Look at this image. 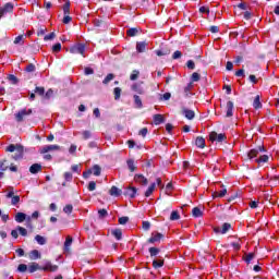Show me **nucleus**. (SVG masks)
Wrapping results in <instances>:
<instances>
[{"mask_svg":"<svg viewBox=\"0 0 279 279\" xmlns=\"http://www.w3.org/2000/svg\"><path fill=\"white\" fill-rule=\"evenodd\" d=\"M5 151H10L11 154L15 151V160L23 158V146L21 144H11L7 147Z\"/></svg>","mask_w":279,"mask_h":279,"instance_id":"nucleus-1","label":"nucleus"},{"mask_svg":"<svg viewBox=\"0 0 279 279\" xmlns=\"http://www.w3.org/2000/svg\"><path fill=\"white\" fill-rule=\"evenodd\" d=\"M36 269L41 271H58V265H53L49 260H44L43 265L36 264Z\"/></svg>","mask_w":279,"mask_h":279,"instance_id":"nucleus-2","label":"nucleus"},{"mask_svg":"<svg viewBox=\"0 0 279 279\" xmlns=\"http://www.w3.org/2000/svg\"><path fill=\"white\" fill-rule=\"evenodd\" d=\"M35 218H36V211H34L32 214V216H27V215H25L23 213H17L15 215V221L17 223H23V221H27L29 223V221H32V219H35Z\"/></svg>","mask_w":279,"mask_h":279,"instance_id":"nucleus-3","label":"nucleus"},{"mask_svg":"<svg viewBox=\"0 0 279 279\" xmlns=\"http://www.w3.org/2000/svg\"><path fill=\"white\" fill-rule=\"evenodd\" d=\"M86 46L84 44H76L72 48H70V53H80L83 58H86L85 54Z\"/></svg>","mask_w":279,"mask_h":279,"instance_id":"nucleus-4","label":"nucleus"},{"mask_svg":"<svg viewBox=\"0 0 279 279\" xmlns=\"http://www.w3.org/2000/svg\"><path fill=\"white\" fill-rule=\"evenodd\" d=\"M29 114H32V109H22L20 110L16 114H15V119L16 121L21 122L23 121V119H27V117H29Z\"/></svg>","mask_w":279,"mask_h":279,"instance_id":"nucleus-5","label":"nucleus"},{"mask_svg":"<svg viewBox=\"0 0 279 279\" xmlns=\"http://www.w3.org/2000/svg\"><path fill=\"white\" fill-rule=\"evenodd\" d=\"M209 140L211 142L216 141L217 143H223V141H226V134L223 133L218 134L217 132H211L209 134Z\"/></svg>","mask_w":279,"mask_h":279,"instance_id":"nucleus-6","label":"nucleus"},{"mask_svg":"<svg viewBox=\"0 0 279 279\" xmlns=\"http://www.w3.org/2000/svg\"><path fill=\"white\" fill-rule=\"evenodd\" d=\"M60 146L58 145H46L40 148V154H47L49 151H59Z\"/></svg>","mask_w":279,"mask_h":279,"instance_id":"nucleus-7","label":"nucleus"},{"mask_svg":"<svg viewBox=\"0 0 279 279\" xmlns=\"http://www.w3.org/2000/svg\"><path fill=\"white\" fill-rule=\"evenodd\" d=\"M230 228H232V226L228 222H225L222 228H215L214 232H216V234H226Z\"/></svg>","mask_w":279,"mask_h":279,"instance_id":"nucleus-8","label":"nucleus"},{"mask_svg":"<svg viewBox=\"0 0 279 279\" xmlns=\"http://www.w3.org/2000/svg\"><path fill=\"white\" fill-rule=\"evenodd\" d=\"M14 10V4L12 2H8L2 9H0V16H4L9 12Z\"/></svg>","mask_w":279,"mask_h":279,"instance_id":"nucleus-9","label":"nucleus"},{"mask_svg":"<svg viewBox=\"0 0 279 279\" xmlns=\"http://www.w3.org/2000/svg\"><path fill=\"white\" fill-rule=\"evenodd\" d=\"M182 114H184V117L187 118L189 121H193V119H195V111H193V110L183 108Z\"/></svg>","mask_w":279,"mask_h":279,"instance_id":"nucleus-10","label":"nucleus"},{"mask_svg":"<svg viewBox=\"0 0 279 279\" xmlns=\"http://www.w3.org/2000/svg\"><path fill=\"white\" fill-rule=\"evenodd\" d=\"M135 182H138L140 184H143V186H147V178H145L143 174H135L134 177Z\"/></svg>","mask_w":279,"mask_h":279,"instance_id":"nucleus-11","label":"nucleus"},{"mask_svg":"<svg viewBox=\"0 0 279 279\" xmlns=\"http://www.w3.org/2000/svg\"><path fill=\"white\" fill-rule=\"evenodd\" d=\"M132 90H134L135 93H137L138 95H145V89L143 88V86L141 85V83H135L132 85Z\"/></svg>","mask_w":279,"mask_h":279,"instance_id":"nucleus-12","label":"nucleus"},{"mask_svg":"<svg viewBox=\"0 0 279 279\" xmlns=\"http://www.w3.org/2000/svg\"><path fill=\"white\" fill-rule=\"evenodd\" d=\"M259 151H265V149H263V147H259L258 149L254 148V149H251L247 154L250 160L256 158V156H258V153Z\"/></svg>","mask_w":279,"mask_h":279,"instance_id":"nucleus-13","label":"nucleus"},{"mask_svg":"<svg viewBox=\"0 0 279 279\" xmlns=\"http://www.w3.org/2000/svg\"><path fill=\"white\" fill-rule=\"evenodd\" d=\"M124 195L126 197H131V199H134L136 197V187H129L125 190Z\"/></svg>","mask_w":279,"mask_h":279,"instance_id":"nucleus-14","label":"nucleus"},{"mask_svg":"<svg viewBox=\"0 0 279 279\" xmlns=\"http://www.w3.org/2000/svg\"><path fill=\"white\" fill-rule=\"evenodd\" d=\"M195 145L199 149H204V147H206V140H204V137H202V136H198V137H196Z\"/></svg>","mask_w":279,"mask_h":279,"instance_id":"nucleus-15","label":"nucleus"},{"mask_svg":"<svg viewBox=\"0 0 279 279\" xmlns=\"http://www.w3.org/2000/svg\"><path fill=\"white\" fill-rule=\"evenodd\" d=\"M234 110V102H232L231 100H229L228 102H227V114H226V117H228V118H230V117H232V111Z\"/></svg>","mask_w":279,"mask_h":279,"instance_id":"nucleus-16","label":"nucleus"},{"mask_svg":"<svg viewBox=\"0 0 279 279\" xmlns=\"http://www.w3.org/2000/svg\"><path fill=\"white\" fill-rule=\"evenodd\" d=\"M227 193H228V190L226 187H223V185H222V189L220 191L214 192L213 197L214 198L215 197H226Z\"/></svg>","mask_w":279,"mask_h":279,"instance_id":"nucleus-17","label":"nucleus"},{"mask_svg":"<svg viewBox=\"0 0 279 279\" xmlns=\"http://www.w3.org/2000/svg\"><path fill=\"white\" fill-rule=\"evenodd\" d=\"M146 47L147 44L145 41H140L136 44V51H138V53H145Z\"/></svg>","mask_w":279,"mask_h":279,"instance_id":"nucleus-18","label":"nucleus"},{"mask_svg":"<svg viewBox=\"0 0 279 279\" xmlns=\"http://www.w3.org/2000/svg\"><path fill=\"white\" fill-rule=\"evenodd\" d=\"M47 236H43L39 234L36 235V243H38V245H47Z\"/></svg>","mask_w":279,"mask_h":279,"instance_id":"nucleus-19","label":"nucleus"},{"mask_svg":"<svg viewBox=\"0 0 279 279\" xmlns=\"http://www.w3.org/2000/svg\"><path fill=\"white\" fill-rule=\"evenodd\" d=\"M154 123L155 125H160L161 123H165V118L162 117V114H155Z\"/></svg>","mask_w":279,"mask_h":279,"instance_id":"nucleus-20","label":"nucleus"},{"mask_svg":"<svg viewBox=\"0 0 279 279\" xmlns=\"http://www.w3.org/2000/svg\"><path fill=\"white\" fill-rule=\"evenodd\" d=\"M162 239L161 233H156L155 235L153 234L150 239H148V243H158Z\"/></svg>","mask_w":279,"mask_h":279,"instance_id":"nucleus-21","label":"nucleus"},{"mask_svg":"<svg viewBox=\"0 0 279 279\" xmlns=\"http://www.w3.org/2000/svg\"><path fill=\"white\" fill-rule=\"evenodd\" d=\"M110 195H112L113 197H119V195H121V190L119 189V187H117V186H112L111 189H110Z\"/></svg>","mask_w":279,"mask_h":279,"instance_id":"nucleus-22","label":"nucleus"},{"mask_svg":"<svg viewBox=\"0 0 279 279\" xmlns=\"http://www.w3.org/2000/svg\"><path fill=\"white\" fill-rule=\"evenodd\" d=\"M154 191H156V183H151L147 191L145 192V197H150L151 193H154Z\"/></svg>","mask_w":279,"mask_h":279,"instance_id":"nucleus-23","label":"nucleus"},{"mask_svg":"<svg viewBox=\"0 0 279 279\" xmlns=\"http://www.w3.org/2000/svg\"><path fill=\"white\" fill-rule=\"evenodd\" d=\"M253 108H255V110H258V108H263V104H260V96L257 95L254 99L253 102Z\"/></svg>","mask_w":279,"mask_h":279,"instance_id":"nucleus-24","label":"nucleus"},{"mask_svg":"<svg viewBox=\"0 0 279 279\" xmlns=\"http://www.w3.org/2000/svg\"><path fill=\"white\" fill-rule=\"evenodd\" d=\"M193 217H204V211L199 207H194L192 209Z\"/></svg>","mask_w":279,"mask_h":279,"instance_id":"nucleus-25","label":"nucleus"},{"mask_svg":"<svg viewBox=\"0 0 279 279\" xmlns=\"http://www.w3.org/2000/svg\"><path fill=\"white\" fill-rule=\"evenodd\" d=\"M111 234L118 240L121 241V236H123V232L121 229H116L111 231Z\"/></svg>","mask_w":279,"mask_h":279,"instance_id":"nucleus-26","label":"nucleus"},{"mask_svg":"<svg viewBox=\"0 0 279 279\" xmlns=\"http://www.w3.org/2000/svg\"><path fill=\"white\" fill-rule=\"evenodd\" d=\"M92 173L96 177H99L101 175V167H99V165H95L93 168H92Z\"/></svg>","mask_w":279,"mask_h":279,"instance_id":"nucleus-27","label":"nucleus"},{"mask_svg":"<svg viewBox=\"0 0 279 279\" xmlns=\"http://www.w3.org/2000/svg\"><path fill=\"white\" fill-rule=\"evenodd\" d=\"M133 99L136 108H143V100H141V97L138 95H134Z\"/></svg>","mask_w":279,"mask_h":279,"instance_id":"nucleus-28","label":"nucleus"},{"mask_svg":"<svg viewBox=\"0 0 279 279\" xmlns=\"http://www.w3.org/2000/svg\"><path fill=\"white\" fill-rule=\"evenodd\" d=\"M165 265V260L162 259H155L153 262V267H155V269H160V267H163Z\"/></svg>","mask_w":279,"mask_h":279,"instance_id":"nucleus-29","label":"nucleus"},{"mask_svg":"<svg viewBox=\"0 0 279 279\" xmlns=\"http://www.w3.org/2000/svg\"><path fill=\"white\" fill-rule=\"evenodd\" d=\"M180 219V211L173 210L170 215V221H178Z\"/></svg>","mask_w":279,"mask_h":279,"instance_id":"nucleus-30","label":"nucleus"},{"mask_svg":"<svg viewBox=\"0 0 279 279\" xmlns=\"http://www.w3.org/2000/svg\"><path fill=\"white\" fill-rule=\"evenodd\" d=\"M72 243H73V238L68 236L65 239V242H64V250H65V252H69V247H71Z\"/></svg>","mask_w":279,"mask_h":279,"instance_id":"nucleus-31","label":"nucleus"},{"mask_svg":"<svg viewBox=\"0 0 279 279\" xmlns=\"http://www.w3.org/2000/svg\"><path fill=\"white\" fill-rule=\"evenodd\" d=\"M269 161V156L267 155H263L259 158L255 159V162H257V165H260L262 162H268Z\"/></svg>","mask_w":279,"mask_h":279,"instance_id":"nucleus-32","label":"nucleus"},{"mask_svg":"<svg viewBox=\"0 0 279 279\" xmlns=\"http://www.w3.org/2000/svg\"><path fill=\"white\" fill-rule=\"evenodd\" d=\"M23 43H25V35H20L15 37L14 45H23Z\"/></svg>","mask_w":279,"mask_h":279,"instance_id":"nucleus-33","label":"nucleus"},{"mask_svg":"<svg viewBox=\"0 0 279 279\" xmlns=\"http://www.w3.org/2000/svg\"><path fill=\"white\" fill-rule=\"evenodd\" d=\"M63 13L64 15L71 14V2H65V4L63 5Z\"/></svg>","mask_w":279,"mask_h":279,"instance_id":"nucleus-34","label":"nucleus"},{"mask_svg":"<svg viewBox=\"0 0 279 279\" xmlns=\"http://www.w3.org/2000/svg\"><path fill=\"white\" fill-rule=\"evenodd\" d=\"M138 34V28H130L126 31V36L134 37Z\"/></svg>","mask_w":279,"mask_h":279,"instance_id":"nucleus-35","label":"nucleus"},{"mask_svg":"<svg viewBox=\"0 0 279 279\" xmlns=\"http://www.w3.org/2000/svg\"><path fill=\"white\" fill-rule=\"evenodd\" d=\"M126 165H128V167H129V169H130L131 172L136 171V166H134L133 159H129V160L126 161Z\"/></svg>","mask_w":279,"mask_h":279,"instance_id":"nucleus-36","label":"nucleus"},{"mask_svg":"<svg viewBox=\"0 0 279 279\" xmlns=\"http://www.w3.org/2000/svg\"><path fill=\"white\" fill-rule=\"evenodd\" d=\"M113 95H114L116 101L119 100V99H121V88H120V87H116V88L113 89Z\"/></svg>","mask_w":279,"mask_h":279,"instance_id":"nucleus-37","label":"nucleus"},{"mask_svg":"<svg viewBox=\"0 0 279 279\" xmlns=\"http://www.w3.org/2000/svg\"><path fill=\"white\" fill-rule=\"evenodd\" d=\"M114 80V74L110 73L108 74L105 80L102 81V84H110Z\"/></svg>","mask_w":279,"mask_h":279,"instance_id":"nucleus-38","label":"nucleus"},{"mask_svg":"<svg viewBox=\"0 0 279 279\" xmlns=\"http://www.w3.org/2000/svg\"><path fill=\"white\" fill-rule=\"evenodd\" d=\"M149 254H150L151 257L158 256V254H160V248H158V247H150L149 248Z\"/></svg>","mask_w":279,"mask_h":279,"instance_id":"nucleus-39","label":"nucleus"},{"mask_svg":"<svg viewBox=\"0 0 279 279\" xmlns=\"http://www.w3.org/2000/svg\"><path fill=\"white\" fill-rule=\"evenodd\" d=\"M138 75H141V72H138V70H134L130 76V80H132V82L138 80Z\"/></svg>","mask_w":279,"mask_h":279,"instance_id":"nucleus-40","label":"nucleus"},{"mask_svg":"<svg viewBox=\"0 0 279 279\" xmlns=\"http://www.w3.org/2000/svg\"><path fill=\"white\" fill-rule=\"evenodd\" d=\"M63 213H65V215H71V213H73V205H65V207L63 208Z\"/></svg>","mask_w":279,"mask_h":279,"instance_id":"nucleus-41","label":"nucleus"},{"mask_svg":"<svg viewBox=\"0 0 279 279\" xmlns=\"http://www.w3.org/2000/svg\"><path fill=\"white\" fill-rule=\"evenodd\" d=\"M254 258H255L254 253H248L245 256V263L250 264V263H252V260H254Z\"/></svg>","mask_w":279,"mask_h":279,"instance_id":"nucleus-42","label":"nucleus"},{"mask_svg":"<svg viewBox=\"0 0 279 279\" xmlns=\"http://www.w3.org/2000/svg\"><path fill=\"white\" fill-rule=\"evenodd\" d=\"M35 70L36 65H34V63H29L25 69L26 73H34Z\"/></svg>","mask_w":279,"mask_h":279,"instance_id":"nucleus-43","label":"nucleus"},{"mask_svg":"<svg viewBox=\"0 0 279 279\" xmlns=\"http://www.w3.org/2000/svg\"><path fill=\"white\" fill-rule=\"evenodd\" d=\"M5 162L8 161L7 160L0 161V171H8L9 166Z\"/></svg>","mask_w":279,"mask_h":279,"instance_id":"nucleus-44","label":"nucleus"},{"mask_svg":"<svg viewBox=\"0 0 279 279\" xmlns=\"http://www.w3.org/2000/svg\"><path fill=\"white\" fill-rule=\"evenodd\" d=\"M82 136H83L84 141H88V138H90V136H93V133H90V131H83Z\"/></svg>","mask_w":279,"mask_h":279,"instance_id":"nucleus-45","label":"nucleus"},{"mask_svg":"<svg viewBox=\"0 0 279 279\" xmlns=\"http://www.w3.org/2000/svg\"><path fill=\"white\" fill-rule=\"evenodd\" d=\"M17 271H20L21 274H25V271H27V265L20 264L17 267Z\"/></svg>","mask_w":279,"mask_h":279,"instance_id":"nucleus-46","label":"nucleus"},{"mask_svg":"<svg viewBox=\"0 0 279 279\" xmlns=\"http://www.w3.org/2000/svg\"><path fill=\"white\" fill-rule=\"evenodd\" d=\"M17 232L19 234H21L22 236H27V229L23 228V227H17Z\"/></svg>","mask_w":279,"mask_h":279,"instance_id":"nucleus-47","label":"nucleus"},{"mask_svg":"<svg viewBox=\"0 0 279 279\" xmlns=\"http://www.w3.org/2000/svg\"><path fill=\"white\" fill-rule=\"evenodd\" d=\"M129 221H130V218L126 216L119 218L120 226H125V223H128Z\"/></svg>","mask_w":279,"mask_h":279,"instance_id":"nucleus-48","label":"nucleus"},{"mask_svg":"<svg viewBox=\"0 0 279 279\" xmlns=\"http://www.w3.org/2000/svg\"><path fill=\"white\" fill-rule=\"evenodd\" d=\"M63 178H64L65 182H71V180H73V174L71 172H65L63 174Z\"/></svg>","mask_w":279,"mask_h":279,"instance_id":"nucleus-49","label":"nucleus"},{"mask_svg":"<svg viewBox=\"0 0 279 279\" xmlns=\"http://www.w3.org/2000/svg\"><path fill=\"white\" fill-rule=\"evenodd\" d=\"M180 58H182V52L180 50L174 51L172 60H180Z\"/></svg>","mask_w":279,"mask_h":279,"instance_id":"nucleus-50","label":"nucleus"},{"mask_svg":"<svg viewBox=\"0 0 279 279\" xmlns=\"http://www.w3.org/2000/svg\"><path fill=\"white\" fill-rule=\"evenodd\" d=\"M8 80L12 82V84H19V78L14 74L9 75Z\"/></svg>","mask_w":279,"mask_h":279,"instance_id":"nucleus-51","label":"nucleus"},{"mask_svg":"<svg viewBox=\"0 0 279 279\" xmlns=\"http://www.w3.org/2000/svg\"><path fill=\"white\" fill-rule=\"evenodd\" d=\"M201 78H202V76L199 75V73L194 72L192 74V82H199Z\"/></svg>","mask_w":279,"mask_h":279,"instance_id":"nucleus-52","label":"nucleus"},{"mask_svg":"<svg viewBox=\"0 0 279 279\" xmlns=\"http://www.w3.org/2000/svg\"><path fill=\"white\" fill-rule=\"evenodd\" d=\"M98 215H99V218H100V219H104L105 217H108V210H106V209H100V210L98 211Z\"/></svg>","mask_w":279,"mask_h":279,"instance_id":"nucleus-53","label":"nucleus"},{"mask_svg":"<svg viewBox=\"0 0 279 279\" xmlns=\"http://www.w3.org/2000/svg\"><path fill=\"white\" fill-rule=\"evenodd\" d=\"M61 49L62 45L60 43L52 46V51H54V53H58V51H61Z\"/></svg>","mask_w":279,"mask_h":279,"instance_id":"nucleus-54","label":"nucleus"},{"mask_svg":"<svg viewBox=\"0 0 279 279\" xmlns=\"http://www.w3.org/2000/svg\"><path fill=\"white\" fill-rule=\"evenodd\" d=\"M87 189L88 191H95V189H97V183H95V181H90Z\"/></svg>","mask_w":279,"mask_h":279,"instance_id":"nucleus-55","label":"nucleus"},{"mask_svg":"<svg viewBox=\"0 0 279 279\" xmlns=\"http://www.w3.org/2000/svg\"><path fill=\"white\" fill-rule=\"evenodd\" d=\"M187 69L193 71L195 69V62L193 60H189L186 63Z\"/></svg>","mask_w":279,"mask_h":279,"instance_id":"nucleus-56","label":"nucleus"},{"mask_svg":"<svg viewBox=\"0 0 279 279\" xmlns=\"http://www.w3.org/2000/svg\"><path fill=\"white\" fill-rule=\"evenodd\" d=\"M53 38H56V33L52 32L49 35H46L44 40H53Z\"/></svg>","mask_w":279,"mask_h":279,"instance_id":"nucleus-57","label":"nucleus"},{"mask_svg":"<svg viewBox=\"0 0 279 279\" xmlns=\"http://www.w3.org/2000/svg\"><path fill=\"white\" fill-rule=\"evenodd\" d=\"M142 228L147 231L151 228V223H149V221H143Z\"/></svg>","mask_w":279,"mask_h":279,"instance_id":"nucleus-58","label":"nucleus"},{"mask_svg":"<svg viewBox=\"0 0 279 279\" xmlns=\"http://www.w3.org/2000/svg\"><path fill=\"white\" fill-rule=\"evenodd\" d=\"M45 99H51L53 97V89H49L45 95Z\"/></svg>","mask_w":279,"mask_h":279,"instance_id":"nucleus-59","label":"nucleus"},{"mask_svg":"<svg viewBox=\"0 0 279 279\" xmlns=\"http://www.w3.org/2000/svg\"><path fill=\"white\" fill-rule=\"evenodd\" d=\"M236 77H245V70L240 69L235 72Z\"/></svg>","mask_w":279,"mask_h":279,"instance_id":"nucleus-60","label":"nucleus"},{"mask_svg":"<svg viewBox=\"0 0 279 279\" xmlns=\"http://www.w3.org/2000/svg\"><path fill=\"white\" fill-rule=\"evenodd\" d=\"M19 202H21L20 196H13L11 199V204H13V206H16V204H19Z\"/></svg>","mask_w":279,"mask_h":279,"instance_id":"nucleus-61","label":"nucleus"},{"mask_svg":"<svg viewBox=\"0 0 279 279\" xmlns=\"http://www.w3.org/2000/svg\"><path fill=\"white\" fill-rule=\"evenodd\" d=\"M233 250H235V252H239V250H241V243L239 242H233L231 243Z\"/></svg>","mask_w":279,"mask_h":279,"instance_id":"nucleus-62","label":"nucleus"},{"mask_svg":"<svg viewBox=\"0 0 279 279\" xmlns=\"http://www.w3.org/2000/svg\"><path fill=\"white\" fill-rule=\"evenodd\" d=\"M72 21V17L70 15H64L63 23L64 25H69V23Z\"/></svg>","mask_w":279,"mask_h":279,"instance_id":"nucleus-63","label":"nucleus"},{"mask_svg":"<svg viewBox=\"0 0 279 279\" xmlns=\"http://www.w3.org/2000/svg\"><path fill=\"white\" fill-rule=\"evenodd\" d=\"M147 128H144L140 131V136H143L144 138L147 136Z\"/></svg>","mask_w":279,"mask_h":279,"instance_id":"nucleus-64","label":"nucleus"}]
</instances>
